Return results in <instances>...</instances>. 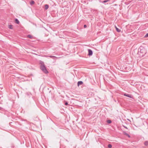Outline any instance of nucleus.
<instances>
[{
    "label": "nucleus",
    "mask_w": 148,
    "mask_h": 148,
    "mask_svg": "<svg viewBox=\"0 0 148 148\" xmlns=\"http://www.w3.org/2000/svg\"><path fill=\"white\" fill-rule=\"evenodd\" d=\"M115 27L117 32H120L121 31V30L119 29L116 26H115Z\"/></svg>",
    "instance_id": "obj_7"
},
{
    "label": "nucleus",
    "mask_w": 148,
    "mask_h": 148,
    "mask_svg": "<svg viewBox=\"0 0 148 148\" xmlns=\"http://www.w3.org/2000/svg\"><path fill=\"white\" fill-rule=\"evenodd\" d=\"M108 1H109L108 0H105V1H102V3H106V2H108Z\"/></svg>",
    "instance_id": "obj_15"
},
{
    "label": "nucleus",
    "mask_w": 148,
    "mask_h": 148,
    "mask_svg": "<svg viewBox=\"0 0 148 148\" xmlns=\"http://www.w3.org/2000/svg\"><path fill=\"white\" fill-rule=\"evenodd\" d=\"M107 122L109 124H110L111 123L112 121L110 120H108L107 121Z\"/></svg>",
    "instance_id": "obj_12"
},
{
    "label": "nucleus",
    "mask_w": 148,
    "mask_h": 148,
    "mask_svg": "<svg viewBox=\"0 0 148 148\" xmlns=\"http://www.w3.org/2000/svg\"><path fill=\"white\" fill-rule=\"evenodd\" d=\"M1 107H0V110H1Z\"/></svg>",
    "instance_id": "obj_22"
},
{
    "label": "nucleus",
    "mask_w": 148,
    "mask_h": 148,
    "mask_svg": "<svg viewBox=\"0 0 148 148\" xmlns=\"http://www.w3.org/2000/svg\"><path fill=\"white\" fill-rule=\"evenodd\" d=\"M12 25H9V28L10 29H12Z\"/></svg>",
    "instance_id": "obj_16"
},
{
    "label": "nucleus",
    "mask_w": 148,
    "mask_h": 148,
    "mask_svg": "<svg viewBox=\"0 0 148 148\" xmlns=\"http://www.w3.org/2000/svg\"><path fill=\"white\" fill-rule=\"evenodd\" d=\"M123 127H124L125 128L127 129H128L124 125H123Z\"/></svg>",
    "instance_id": "obj_21"
},
{
    "label": "nucleus",
    "mask_w": 148,
    "mask_h": 148,
    "mask_svg": "<svg viewBox=\"0 0 148 148\" xmlns=\"http://www.w3.org/2000/svg\"><path fill=\"white\" fill-rule=\"evenodd\" d=\"M125 135L127 136H128L129 137H130V136L127 134V133H125Z\"/></svg>",
    "instance_id": "obj_18"
},
{
    "label": "nucleus",
    "mask_w": 148,
    "mask_h": 148,
    "mask_svg": "<svg viewBox=\"0 0 148 148\" xmlns=\"http://www.w3.org/2000/svg\"><path fill=\"white\" fill-rule=\"evenodd\" d=\"M84 28H86L87 27V25H84Z\"/></svg>",
    "instance_id": "obj_20"
},
{
    "label": "nucleus",
    "mask_w": 148,
    "mask_h": 148,
    "mask_svg": "<svg viewBox=\"0 0 148 148\" xmlns=\"http://www.w3.org/2000/svg\"><path fill=\"white\" fill-rule=\"evenodd\" d=\"M112 147V145L110 144H109L108 145V147L109 148H111Z\"/></svg>",
    "instance_id": "obj_14"
},
{
    "label": "nucleus",
    "mask_w": 148,
    "mask_h": 148,
    "mask_svg": "<svg viewBox=\"0 0 148 148\" xmlns=\"http://www.w3.org/2000/svg\"><path fill=\"white\" fill-rule=\"evenodd\" d=\"M140 55L141 56H143L146 53V51L145 49L144 48H143L141 49H140Z\"/></svg>",
    "instance_id": "obj_2"
},
{
    "label": "nucleus",
    "mask_w": 148,
    "mask_h": 148,
    "mask_svg": "<svg viewBox=\"0 0 148 148\" xmlns=\"http://www.w3.org/2000/svg\"><path fill=\"white\" fill-rule=\"evenodd\" d=\"M40 64H41L40 66V69L44 73L46 74L48 73V72L46 69V67L44 65V63L42 62H41Z\"/></svg>",
    "instance_id": "obj_1"
},
{
    "label": "nucleus",
    "mask_w": 148,
    "mask_h": 148,
    "mask_svg": "<svg viewBox=\"0 0 148 148\" xmlns=\"http://www.w3.org/2000/svg\"><path fill=\"white\" fill-rule=\"evenodd\" d=\"M83 82L82 81H79L77 82V86H79V85H81L82 84Z\"/></svg>",
    "instance_id": "obj_6"
},
{
    "label": "nucleus",
    "mask_w": 148,
    "mask_h": 148,
    "mask_svg": "<svg viewBox=\"0 0 148 148\" xmlns=\"http://www.w3.org/2000/svg\"><path fill=\"white\" fill-rule=\"evenodd\" d=\"M65 105L66 106H67L68 105V103L67 102H66L65 103Z\"/></svg>",
    "instance_id": "obj_17"
},
{
    "label": "nucleus",
    "mask_w": 148,
    "mask_h": 148,
    "mask_svg": "<svg viewBox=\"0 0 148 148\" xmlns=\"http://www.w3.org/2000/svg\"><path fill=\"white\" fill-rule=\"evenodd\" d=\"M15 22L16 23L19 24V22L18 19L17 18L15 19Z\"/></svg>",
    "instance_id": "obj_8"
},
{
    "label": "nucleus",
    "mask_w": 148,
    "mask_h": 148,
    "mask_svg": "<svg viewBox=\"0 0 148 148\" xmlns=\"http://www.w3.org/2000/svg\"><path fill=\"white\" fill-rule=\"evenodd\" d=\"M124 95L129 98H133V96L132 95L130 94H128L125 93L124 94Z\"/></svg>",
    "instance_id": "obj_3"
},
{
    "label": "nucleus",
    "mask_w": 148,
    "mask_h": 148,
    "mask_svg": "<svg viewBox=\"0 0 148 148\" xmlns=\"http://www.w3.org/2000/svg\"><path fill=\"white\" fill-rule=\"evenodd\" d=\"M145 37H148V33L146 34L145 36Z\"/></svg>",
    "instance_id": "obj_19"
},
{
    "label": "nucleus",
    "mask_w": 148,
    "mask_h": 148,
    "mask_svg": "<svg viewBox=\"0 0 148 148\" xmlns=\"http://www.w3.org/2000/svg\"><path fill=\"white\" fill-rule=\"evenodd\" d=\"M27 37L30 38H33V36L30 35H28L27 36Z\"/></svg>",
    "instance_id": "obj_11"
},
{
    "label": "nucleus",
    "mask_w": 148,
    "mask_h": 148,
    "mask_svg": "<svg viewBox=\"0 0 148 148\" xmlns=\"http://www.w3.org/2000/svg\"><path fill=\"white\" fill-rule=\"evenodd\" d=\"M49 57L51 58H52V59H54V60H56V59L57 58L54 56H49Z\"/></svg>",
    "instance_id": "obj_5"
},
{
    "label": "nucleus",
    "mask_w": 148,
    "mask_h": 148,
    "mask_svg": "<svg viewBox=\"0 0 148 148\" xmlns=\"http://www.w3.org/2000/svg\"><path fill=\"white\" fill-rule=\"evenodd\" d=\"M34 1H31L30 3V4L32 5L34 3Z\"/></svg>",
    "instance_id": "obj_13"
},
{
    "label": "nucleus",
    "mask_w": 148,
    "mask_h": 148,
    "mask_svg": "<svg viewBox=\"0 0 148 148\" xmlns=\"http://www.w3.org/2000/svg\"><path fill=\"white\" fill-rule=\"evenodd\" d=\"M49 5H48L46 4L45 5V10L49 8Z\"/></svg>",
    "instance_id": "obj_9"
},
{
    "label": "nucleus",
    "mask_w": 148,
    "mask_h": 148,
    "mask_svg": "<svg viewBox=\"0 0 148 148\" xmlns=\"http://www.w3.org/2000/svg\"><path fill=\"white\" fill-rule=\"evenodd\" d=\"M88 55L89 56H92V55L93 52L92 50L90 49H88Z\"/></svg>",
    "instance_id": "obj_4"
},
{
    "label": "nucleus",
    "mask_w": 148,
    "mask_h": 148,
    "mask_svg": "<svg viewBox=\"0 0 148 148\" xmlns=\"http://www.w3.org/2000/svg\"><path fill=\"white\" fill-rule=\"evenodd\" d=\"M144 145L145 146H146L148 145V141H145L144 143Z\"/></svg>",
    "instance_id": "obj_10"
}]
</instances>
